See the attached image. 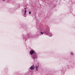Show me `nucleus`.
I'll return each mask as SVG.
<instances>
[{"label":"nucleus","instance_id":"nucleus-1","mask_svg":"<svg viewBox=\"0 0 75 75\" xmlns=\"http://www.w3.org/2000/svg\"><path fill=\"white\" fill-rule=\"evenodd\" d=\"M30 55H33L32 56V58H33V59H35V58H36L37 57V55H36L35 54V52L33 50H31L30 51Z\"/></svg>","mask_w":75,"mask_h":75},{"label":"nucleus","instance_id":"nucleus-2","mask_svg":"<svg viewBox=\"0 0 75 75\" xmlns=\"http://www.w3.org/2000/svg\"><path fill=\"white\" fill-rule=\"evenodd\" d=\"M30 69H31V70H33V69H35V66H34V65H32L30 68Z\"/></svg>","mask_w":75,"mask_h":75},{"label":"nucleus","instance_id":"nucleus-3","mask_svg":"<svg viewBox=\"0 0 75 75\" xmlns=\"http://www.w3.org/2000/svg\"><path fill=\"white\" fill-rule=\"evenodd\" d=\"M49 36L51 37H52V33H49Z\"/></svg>","mask_w":75,"mask_h":75},{"label":"nucleus","instance_id":"nucleus-4","mask_svg":"<svg viewBox=\"0 0 75 75\" xmlns=\"http://www.w3.org/2000/svg\"><path fill=\"white\" fill-rule=\"evenodd\" d=\"M38 66L36 67V70L37 71H38Z\"/></svg>","mask_w":75,"mask_h":75},{"label":"nucleus","instance_id":"nucleus-5","mask_svg":"<svg viewBox=\"0 0 75 75\" xmlns=\"http://www.w3.org/2000/svg\"><path fill=\"white\" fill-rule=\"evenodd\" d=\"M71 55H74V53H73L72 52H71Z\"/></svg>","mask_w":75,"mask_h":75},{"label":"nucleus","instance_id":"nucleus-6","mask_svg":"<svg viewBox=\"0 0 75 75\" xmlns=\"http://www.w3.org/2000/svg\"><path fill=\"white\" fill-rule=\"evenodd\" d=\"M26 12H27V10H25V13H26Z\"/></svg>","mask_w":75,"mask_h":75},{"label":"nucleus","instance_id":"nucleus-7","mask_svg":"<svg viewBox=\"0 0 75 75\" xmlns=\"http://www.w3.org/2000/svg\"><path fill=\"white\" fill-rule=\"evenodd\" d=\"M40 33H41V34H44V33H42L41 32Z\"/></svg>","mask_w":75,"mask_h":75},{"label":"nucleus","instance_id":"nucleus-8","mask_svg":"<svg viewBox=\"0 0 75 75\" xmlns=\"http://www.w3.org/2000/svg\"><path fill=\"white\" fill-rule=\"evenodd\" d=\"M45 34H46L47 35H48V33H45Z\"/></svg>","mask_w":75,"mask_h":75},{"label":"nucleus","instance_id":"nucleus-9","mask_svg":"<svg viewBox=\"0 0 75 75\" xmlns=\"http://www.w3.org/2000/svg\"><path fill=\"white\" fill-rule=\"evenodd\" d=\"M31 12L30 11H29V14H31Z\"/></svg>","mask_w":75,"mask_h":75},{"label":"nucleus","instance_id":"nucleus-10","mask_svg":"<svg viewBox=\"0 0 75 75\" xmlns=\"http://www.w3.org/2000/svg\"><path fill=\"white\" fill-rule=\"evenodd\" d=\"M25 8V10H26V8Z\"/></svg>","mask_w":75,"mask_h":75},{"label":"nucleus","instance_id":"nucleus-11","mask_svg":"<svg viewBox=\"0 0 75 75\" xmlns=\"http://www.w3.org/2000/svg\"><path fill=\"white\" fill-rule=\"evenodd\" d=\"M2 1H4V0H2Z\"/></svg>","mask_w":75,"mask_h":75},{"label":"nucleus","instance_id":"nucleus-12","mask_svg":"<svg viewBox=\"0 0 75 75\" xmlns=\"http://www.w3.org/2000/svg\"><path fill=\"white\" fill-rule=\"evenodd\" d=\"M25 13H25H24V14H25V13Z\"/></svg>","mask_w":75,"mask_h":75}]
</instances>
